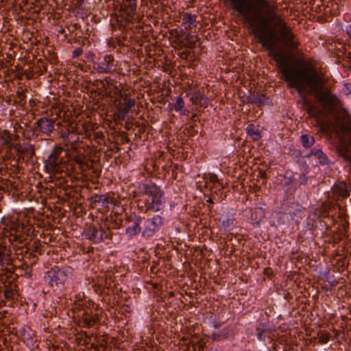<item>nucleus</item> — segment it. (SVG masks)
Returning a JSON list of instances; mask_svg holds the SVG:
<instances>
[{
    "label": "nucleus",
    "mask_w": 351,
    "mask_h": 351,
    "mask_svg": "<svg viewBox=\"0 0 351 351\" xmlns=\"http://www.w3.org/2000/svg\"><path fill=\"white\" fill-rule=\"evenodd\" d=\"M196 15L188 12L183 14L182 23L186 30L191 29L193 27H196Z\"/></svg>",
    "instance_id": "6ab92c4d"
},
{
    "label": "nucleus",
    "mask_w": 351,
    "mask_h": 351,
    "mask_svg": "<svg viewBox=\"0 0 351 351\" xmlns=\"http://www.w3.org/2000/svg\"><path fill=\"white\" fill-rule=\"evenodd\" d=\"M184 106V101L181 97H177L174 104V110L176 111H180Z\"/></svg>",
    "instance_id": "c756f323"
},
{
    "label": "nucleus",
    "mask_w": 351,
    "mask_h": 351,
    "mask_svg": "<svg viewBox=\"0 0 351 351\" xmlns=\"http://www.w3.org/2000/svg\"><path fill=\"white\" fill-rule=\"evenodd\" d=\"M269 22L275 21V27H278V33L280 35L281 40L286 45L291 49H298L300 43L295 40V35L291 28L287 25L285 21L278 14H273L269 17Z\"/></svg>",
    "instance_id": "20e7f679"
},
{
    "label": "nucleus",
    "mask_w": 351,
    "mask_h": 351,
    "mask_svg": "<svg viewBox=\"0 0 351 351\" xmlns=\"http://www.w3.org/2000/svg\"><path fill=\"white\" fill-rule=\"evenodd\" d=\"M332 191L337 199L340 197L345 199L347 198L350 195L348 185L345 182H339L336 183L332 187Z\"/></svg>",
    "instance_id": "2eb2a0df"
},
{
    "label": "nucleus",
    "mask_w": 351,
    "mask_h": 351,
    "mask_svg": "<svg viewBox=\"0 0 351 351\" xmlns=\"http://www.w3.org/2000/svg\"><path fill=\"white\" fill-rule=\"evenodd\" d=\"M271 332V328L267 323H260L255 329V335L260 341H265L266 337Z\"/></svg>",
    "instance_id": "dca6fc26"
},
{
    "label": "nucleus",
    "mask_w": 351,
    "mask_h": 351,
    "mask_svg": "<svg viewBox=\"0 0 351 351\" xmlns=\"http://www.w3.org/2000/svg\"><path fill=\"white\" fill-rule=\"evenodd\" d=\"M301 141L302 145L308 148L311 147L315 143V139L313 136H310L308 134H302L301 136Z\"/></svg>",
    "instance_id": "b1692460"
},
{
    "label": "nucleus",
    "mask_w": 351,
    "mask_h": 351,
    "mask_svg": "<svg viewBox=\"0 0 351 351\" xmlns=\"http://www.w3.org/2000/svg\"><path fill=\"white\" fill-rule=\"evenodd\" d=\"M88 304H89V306H90V304H92L93 305L94 304V303L92 302H90V300H89V302H88Z\"/></svg>",
    "instance_id": "3c124183"
},
{
    "label": "nucleus",
    "mask_w": 351,
    "mask_h": 351,
    "mask_svg": "<svg viewBox=\"0 0 351 351\" xmlns=\"http://www.w3.org/2000/svg\"><path fill=\"white\" fill-rule=\"evenodd\" d=\"M207 202L210 203V204H213L214 202L212 198L209 197L208 199H207Z\"/></svg>",
    "instance_id": "49530a36"
},
{
    "label": "nucleus",
    "mask_w": 351,
    "mask_h": 351,
    "mask_svg": "<svg viewBox=\"0 0 351 351\" xmlns=\"http://www.w3.org/2000/svg\"><path fill=\"white\" fill-rule=\"evenodd\" d=\"M332 49L337 51V53L338 56L339 53H344L346 51V45L340 41H335L331 45Z\"/></svg>",
    "instance_id": "393cba45"
},
{
    "label": "nucleus",
    "mask_w": 351,
    "mask_h": 351,
    "mask_svg": "<svg viewBox=\"0 0 351 351\" xmlns=\"http://www.w3.org/2000/svg\"><path fill=\"white\" fill-rule=\"evenodd\" d=\"M190 113V111L187 109H183L182 111L180 110L181 115H188Z\"/></svg>",
    "instance_id": "a19ab883"
},
{
    "label": "nucleus",
    "mask_w": 351,
    "mask_h": 351,
    "mask_svg": "<svg viewBox=\"0 0 351 351\" xmlns=\"http://www.w3.org/2000/svg\"><path fill=\"white\" fill-rule=\"evenodd\" d=\"M106 237V231L99 225L98 221H97V224L94 223L89 225V240L95 243H99Z\"/></svg>",
    "instance_id": "9b49d317"
},
{
    "label": "nucleus",
    "mask_w": 351,
    "mask_h": 351,
    "mask_svg": "<svg viewBox=\"0 0 351 351\" xmlns=\"http://www.w3.org/2000/svg\"><path fill=\"white\" fill-rule=\"evenodd\" d=\"M69 269H63L55 267L47 273L46 278L51 285H58L64 282L69 278Z\"/></svg>",
    "instance_id": "6e6552de"
},
{
    "label": "nucleus",
    "mask_w": 351,
    "mask_h": 351,
    "mask_svg": "<svg viewBox=\"0 0 351 351\" xmlns=\"http://www.w3.org/2000/svg\"><path fill=\"white\" fill-rule=\"evenodd\" d=\"M90 217L93 219V222H95V220H94V219H93V213H92V212L89 213V217Z\"/></svg>",
    "instance_id": "de8ad7c7"
},
{
    "label": "nucleus",
    "mask_w": 351,
    "mask_h": 351,
    "mask_svg": "<svg viewBox=\"0 0 351 351\" xmlns=\"http://www.w3.org/2000/svg\"><path fill=\"white\" fill-rule=\"evenodd\" d=\"M104 128L99 125L97 123H92L89 121V154L90 152H97V147L101 146L104 143ZM99 151L101 148L98 149Z\"/></svg>",
    "instance_id": "39448f33"
},
{
    "label": "nucleus",
    "mask_w": 351,
    "mask_h": 351,
    "mask_svg": "<svg viewBox=\"0 0 351 351\" xmlns=\"http://www.w3.org/2000/svg\"><path fill=\"white\" fill-rule=\"evenodd\" d=\"M120 10L125 15V19L131 21L136 14V0H123Z\"/></svg>",
    "instance_id": "1a4fd4ad"
},
{
    "label": "nucleus",
    "mask_w": 351,
    "mask_h": 351,
    "mask_svg": "<svg viewBox=\"0 0 351 351\" xmlns=\"http://www.w3.org/2000/svg\"><path fill=\"white\" fill-rule=\"evenodd\" d=\"M113 59L110 56L104 58L101 62H93V67L99 73H110L113 69Z\"/></svg>",
    "instance_id": "ddd939ff"
},
{
    "label": "nucleus",
    "mask_w": 351,
    "mask_h": 351,
    "mask_svg": "<svg viewBox=\"0 0 351 351\" xmlns=\"http://www.w3.org/2000/svg\"><path fill=\"white\" fill-rule=\"evenodd\" d=\"M310 155L315 156L319 160L321 165H327L329 160L326 155L320 149L313 148L311 150Z\"/></svg>",
    "instance_id": "412c9836"
},
{
    "label": "nucleus",
    "mask_w": 351,
    "mask_h": 351,
    "mask_svg": "<svg viewBox=\"0 0 351 351\" xmlns=\"http://www.w3.org/2000/svg\"><path fill=\"white\" fill-rule=\"evenodd\" d=\"M143 193L148 196L146 199V211L157 212L165 207V192L155 183L151 182L143 185Z\"/></svg>",
    "instance_id": "7ed1b4c3"
},
{
    "label": "nucleus",
    "mask_w": 351,
    "mask_h": 351,
    "mask_svg": "<svg viewBox=\"0 0 351 351\" xmlns=\"http://www.w3.org/2000/svg\"><path fill=\"white\" fill-rule=\"evenodd\" d=\"M91 337L89 335V343H90V347H89V351H90V350L92 348H94L95 350H97V351H100V348H101L103 347V344L102 343H95V342H91Z\"/></svg>",
    "instance_id": "473e14b6"
},
{
    "label": "nucleus",
    "mask_w": 351,
    "mask_h": 351,
    "mask_svg": "<svg viewBox=\"0 0 351 351\" xmlns=\"http://www.w3.org/2000/svg\"><path fill=\"white\" fill-rule=\"evenodd\" d=\"M125 103L123 104L125 108L128 109L129 110L135 105V100L134 99H125Z\"/></svg>",
    "instance_id": "2f4dec72"
},
{
    "label": "nucleus",
    "mask_w": 351,
    "mask_h": 351,
    "mask_svg": "<svg viewBox=\"0 0 351 351\" xmlns=\"http://www.w3.org/2000/svg\"><path fill=\"white\" fill-rule=\"evenodd\" d=\"M129 110L125 108L123 106H120L118 108L117 118L119 121H123L125 118V115L128 114Z\"/></svg>",
    "instance_id": "c85d7f7f"
},
{
    "label": "nucleus",
    "mask_w": 351,
    "mask_h": 351,
    "mask_svg": "<svg viewBox=\"0 0 351 351\" xmlns=\"http://www.w3.org/2000/svg\"><path fill=\"white\" fill-rule=\"evenodd\" d=\"M88 88H89V92H90V94H89V99H90L92 97H93V94L95 93V90H93V88L91 87V86L89 84V86H88ZM90 103H91V101L90 99H89V118L90 117V114H92L93 112V111H95L98 106H97V104L96 103H94L93 104V106H90Z\"/></svg>",
    "instance_id": "cd10ccee"
},
{
    "label": "nucleus",
    "mask_w": 351,
    "mask_h": 351,
    "mask_svg": "<svg viewBox=\"0 0 351 351\" xmlns=\"http://www.w3.org/2000/svg\"><path fill=\"white\" fill-rule=\"evenodd\" d=\"M99 321V318L98 317H96V318H92L90 319L89 317V321H88V323H89V328L90 327L92 323L93 324H95L97 322Z\"/></svg>",
    "instance_id": "4c0bfd02"
},
{
    "label": "nucleus",
    "mask_w": 351,
    "mask_h": 351,
    "mask_svg": "<svg viewBox=\"0 0 351 351\" xmlns=\"http://www.w3.org/2000/svg\"><path fill=\"white\" fill-rule=\"evenodd\" d=\"M101 172V165L99 160H89V182L96 184Z\"/></svg>",
    "instance_id": "f8f14e48"
},
{
    "label": "nucleus",
    "mask_w": 351,
    "mask_h": 351,
    "mask_svg": "<svg viewBox=\"0 0 351 351\" xmlns=\"http://www.w3.org/2000/svg\"><path fill=\"white\" fill-rule=\"evenodd\" d=\"M247 134L250 136L253 141H257L261 138L260 130L256 129L254 125L250 124L246 128Z\"/></svg>",
    "instance_id": "4be33fe9"
},
{
    "label": "nucleus",
    "mask_w": 351,
    "mask_h": 351,
    "mask_svg": "<svg viewBox=\"0 0 351 351\" xmlns=\"http://www.w3.org/2000/svg\"><path fill=\"white\" fill-rule=\"evenodd\" d=\"M126 134H126V132H123V134H122V135H121V136H124V137L125 138V141L128 143V142L130 141V139H129L128 138H127V137H126Z\"/></svg>",
    "instance_id": "a18cd8bd"
},
{
    "label": "nucleus",
    "mask_w": 351,
    "mask_h": 351,
    "mask_svg": "<svg viewBox=\"0 0 351 351\" xmlns=\"http://www.w3.org/2000/svg\"><path fill=\"white\" fill-rule=\"evenodd\" d=\"M143 218L136 214H131L126 217L125 233L130 238H132L141 232L142 233Z\"/></svg>",
    "instance_id": "0eeeda50"
},
{
    "label": "nucleus",
    "mask_w": 351,
    "mask_h": 351,
    "mask_svg": "<svg viewBox=\"0 0 351 351\" xmlns=\"http://www.w3.org/2000/svg\"><path fill=\"white\" fill-rule=\"evenodd\" d=\"M82 53V50L80 49H76L73 51V56L77 57Z\"/></svg>",
    "instance_id": "ea45409f"
},
{
    "label": "nucleus",
    "mask_w": 351,
    "mask_h": 351,
    "mask_svg": "<svg viewBox=\"0 0 351 351\" xmlns=\"http://www.w3.org/2000/svg\"><path fill=\"white\" fill-rule=\"evenodd\" d=\"M234 218H227L222 221V227L226 231L232 230L235 226Z\"/></svg>",
    "instance_id": "bb28decb"
},
{
    "label": "nucleus",
    "mask_w": 351,
    "mask_h": 351,
    "mask_svg": "<svg viewBox=\"0 0 351 351\" xmlns=\"http://www.w3.org/2000/svg\"><path fill=\"white\" fill-rule=\"evenodd\" d=\"M124 127L127 130H130L132 128V123L131 122L126 121Z\"/></svg>",
    "instance_id": "58836bf2"
},
{
    "label": "nucleus",
    "mask_w": 351,
    "mask_h": 351,
    "mask_svg": "<svg viewBox=\"0 0 351 351\" xmlns=\"http://www.w3.org/2000/svg\"><path fill=\"white\" fill-rule=\"evenodd\" d=\"M191 119L193 121H195L197 120V114H192L191 117Z\"/></svg>",
    "instance_id": "c03bdc74"
},
{
    "label": "nucleus",
    "mask_w": 351,
    "mask_h": 351,
    "mask_svg": "<svg viewBox=\"0 0 351 351\" xmlns=\"http://www.w3.org/2000/svg\"><path fill=\"white\" fill-rule=\"evenodd\" d=\"M36 125L40 131L45 134L51 132L54 128L53 122L46 117L39 119L36 121Z\"/></svg>",
    "instance_id": "a211bd4d"
},
{
    "label": "nucleus",
    "mask_w": 351,
    "mask_h": 351,
    "mask_svg": "<svg viewBox=\"0 0 351 351\" xmlns=\"http://www.w3.org/2000/svg\"><path fill=\"white\" fill-rule=\"evenodd\" d=\"M80 165H82V166L85 165L84 162H82V161H81V160L80 161Z\"/></svg>",
    "instance_id": "8fccbe9b"
},
{
    "label": "nucleus",
    "mask_w": 351,
    "mask_h": 351,
    "mask_svg": "<svg viewBox=\"0 0 351 351\" xmlns=\"http://www.w3.org/2000/svg\"><path fill=\"white\" fill-rule=\"evenodd\" d=\"M304 212V208H303L298 204H293L289 209L288 214L289 215L291 220H293L295 223H298L302 219L301 215Z\"/></svg>",
    "instance_id": "f3484780"
},
{
    "label": "nucleus",
    "mask_w": 351,
    "mask_h": 351,
    "mask_svg": "<svg viewBox=\"0 0 351 351\" xmlns=\"http://www.w3.org/2000/svg\"><path fill=\"white\" fill-rule=\"evenodd\" d=\"M164 221L160 215H154L152 218H143V230L142 237L144 238L152 237L161 226Z\"/></svg>",
    "instance_id": "423d86ee"
},
{
    "label": "nucleus",
    "mask_w": 351,
    "mask_h": 351,
    "mask_svg": "<svg viewBox=\"0 0 351 351\" xmlns=\"http://www.w3.org/2000/svg\"><path fill=\"white\" fill-rule=\"evenodd\" d=\"M109 198L104 195H95L89 197V207L97 208L99 212H103L108 207Z\"/></svg>",
    "instance_id": "9d476101"
},
{
    "label": "nucleus",
    "mask_w": 351,
    "mask_h": 351,
    "mask_svg": "<svg viewBox=\"0 0 351 351\" xmlns=\"http://www.w3.org/2000/svg\"><path fill=\"white\" fill-rule=\"evenodd\" d=\"M252 103L257 104L258 106H261L265 104L263 99L261 97H254L252 99Z\"/></svg>",
    "instance_id": "72a5a7b5"
},
{
    "label": "nucleus",
    "mask_w": 351,
    "mask_h": 351,
    "mask_svg": "<svg viewBox=\"0 0 351 351\" xmlns=\"http://www.w3.org/2000/svg\"><path fill=\"white\" fill-rule=\"evenodd\" d=\"M299 183L300 185H304L307 183V177L305 174H301L300 176Z\"/></svg>",
    "instance_id": "f704fd0d"
},
{
    "label": "nucleus",
    "mask_w": 351,
    "mask_h": 351,
    "mask_svg": "<svg viewBox=\"0 0 351 351\" xmlns=\"http://www.w3.org/2000/svg\"><path fill=\"white\" fill-rule=\"evenodd\" d=\"M307 101H308L307 99H304V102L306 104V103H307Z\"/></svg>",
    "instance_id": "603ef678"
},
{
    "label": "nucleus",
    "mask_w": 351,
    "mask_h": 351,
    "mask_svg": "<svg viewBox=\"0 0 351 351\" xmlns=\"http://www.w3.org/2000/svg\"><path fill=\"white\" fill-rule=\"evenodd\" d=\"M100 19L98 20L96 19V15H94L91 19L92 21H94L95 23L99 22Z\"/></svg>",
    "instance_id": "37998d69"
},
{
    "label": "nucleus",
    "mask_w": 351,
    "mask_h": 351,
    "mask_svg": "<svg viewBox=\"0 0 351 351\" xmlns=\"http://www.w3.org/2000/svg\"><path fill=\"white\" fill-rule=\"evenodd\" d=\"M47 164L48 166L51 167L53 171H58V166L60 164V160L58 157L56 153H52L48 157L47 160Z\"/></svg>",
    "instance_id": "5701e85b"
},
{
    "label": "nucleus",
    "mask_w": 351,
    "mask_h": 351,
    "mask_svg": "<svg viewBox=\"0 0 351 351\" xmlns=\"http://www.w3.org/2000/svg\"><path fill=\"white\" fill-rule=\"evenodd\" d=\"M174 167H175V169H177V168H178V165H176L174 166Z\"/></svg>",
    "instance_id": "864d4df0"
},
{
    "label": "nucleus",
    "mask_w": 351,
    "mask_h": 351,
    "mask_svg": "<svg viewBox=\"0 0 351 351\" xmlns=\"http://www.w3.org/2000/svg\"><path fill=\"white\" fill-rule=\"evenodd\" d=\"M186 43L185 45L187 47L190 49H193L196 47V43L198 41V39L196 36H193L191 34H188L185 38Z\"/></svg>",
    "instance_id": "a878e982"
},
{
    "label": "nucleus",
    "mask_w": 351,
    "mask_h": 351,
    "mask_svg": "<svg viewBox=\"0 0 351 351\" xmlns=\"http://www.w3.org/2000/svg\"><path fill=\"white\" fill-rule=\"evenodd\" d=\"M88 56H89V60H90V58H92V56H93L92 53H90L89 52ZM91 61H93V59H91Z\"/></svg>",
    "instance_id": "09e8293b"
},
{
    "label": "nucleus",
    "mask_w": 351,
    "mask_h": 351,
    "mask_svg": "<svg viewBox=\"0 0 351 351\" xmlns=\"http://www.w3.org/2000/svg\"><path fill=\"white\" fill-rule=\"evenodd\" d=\"M258 177L261 179H266L267 178V174L265 171L261 169L258 172Z\"/></svg>",
    "instance_id": "e433bc0d"
},
{
    "label": "nucleus",
    "mask_w": 351,
    "mask_h": 351,
    "mask_svg": "<svg viewBox=\"0 0 351 351\" xmlns=\"http://www.w3.org/2000/svg\"><path fill=\"white\" fill-rule=\"evenodd\" d=\"M232 9L241 16L254 36L257 30L265 29L271 23L269 19L263 14V8L271 10L268 0H255L253 3L251 0H228Z\"/></svg>",
    "instance_id": "f03ea898"
},
{
    "label": "nucleus",
    "mask_w": 351,
    "mask_h": 351,
    "mask_svg": "<svg viewBox=\"0 0 351 351\" xmlns=\"http://www.w3.org/2000/svg\"><path fill=\"white\" fill-rule=\"evenodd\" d=\"M255 37L261 46L267 51L269 56L279 64L282 73L289 88H294L299 95L306 90L304 84H307L312 91L316 93L317 100L326 107H329L334 113L335 119L342 123L343 129L351 132V117L348 112L342 109L335 110L339 103V99L330 91L319 90L324 84V79L319 76L315 70L309 71L308 69L297 67L289 63L287 56L282 53L275 51L278 36L271 25L265 29L257 30Z\"/></svg>",
    "instance_id": "f257e3e1"
},
{
    "label": "nucleus",
    "mask_w": 351,
    "mask_h": 351,
    "mask_svg": "<svg viewBox=\"0 0 351 351\" xmlns=\"http://www.w3.org/2000/svg\"><path fill=\"white\" fill-rule=\"evenodd\" d=\"M231 333V329L229 327H225L220 330L214 332L211 335V339L214 341H219L227 339Z\"/></svg>",
    "instance_id": "aec40b11"
},
{
    "label": "nucleus",
    "mask_w": 351,
    "mask_h": 351,
    "mask_svg": "<svg viewBox=\"0 0 351 351\" xmlns=\"http://www.w3.org/2000/svg\"><path fill=\"white\" fill-rule=\"evenodd\" d=\"M330 339V335L327 332H322L319 335V341L321 343H326Z\"/></svg>",
    "instance_id": "7c9ffc66"
},
{
    "label": "nucleus",
    "mask_w": 351,
    "mask_h": 351,
    "mask_svg": "<svg viewBox=\"0 0 351 351\" xmlns=\"http://www.w3.org/2000/svg\"><path fill=\"white\" fill-rule=\"evenodd\" d=\"M346 33L349 36V37L351 38V25H348L346 27Z\"/></svg>",
    "instance_id": "79ce46f5"
},
{
    "label": "nucleus",
    "mask_w": 351,
    "mask_h": 351,
    "mask_svg": "<svg viewBox=\"0 0 351 351\" xmlns=\"http://www.w3.org/2000/svg\"><path fill=\"white\" fill-rule=\"evenodd\" d=\"M187 96L190 97V101H192L193 104H199L200 106L204 108L208 106V99L199 90L189 92Z\"/></svg>",
    "instance_id": "4468645a"
},
{
    "label": "nucleus",
    "mask_w": 351,
    "mask_h": 351,
    "mask_svg": "<svg viewBox=\"0 0 351 351\" xmlns=\"http://www.w3.org/2000/svg\"><path fill=\"white\" fill-rule=\"evenodd\" d=\"M209 180L213 184L219 183V180L215 174L210 175L209 177Z\"/></svg>",
    "instance_id": "c9c22d12"
}]
</instances>
